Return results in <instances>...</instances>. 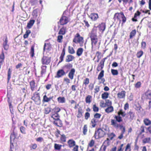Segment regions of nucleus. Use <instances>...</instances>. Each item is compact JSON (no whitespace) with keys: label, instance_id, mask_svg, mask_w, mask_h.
I'll return each mask as SVG.
<instances>
[{"label":"nucleus","instance_id":"nucleus-1","mask_svg":"<svg viewBox=\"0 0 151 151\" xmlns=\"http://www.w3.org/2000/svg\"><path fill=\"white\" fill-rule=\"evenodd\" d=\"M117 114V115H115L114 117L115 119H112L111 120L110 125L116 129H118L119 128L120 129H122L120 135L118 137V139H121L123 137V134L125 132V128L122 125L118 123H120L123 121L122 118L120 116L124 117H126L127 114L123 109H121L118 112Z\"/></svg>","mask_w":151,"mask_h":151},{"label":"nucleus","instance_id":"nucleus-2","mask_svg":"<svg viewBox=\"0 0 151 151\" xmlns=\"http://www.w3.org/2000/svg\"><path fill=\"white\" fill-rule=\"evenodd\" d=\"M16 127H14L13 132L11 134L10 136V148L9 151H16L17 150V146H15L14 147L13 145V143L12 142V139L14 141V139L17 138V132L15 131V129Z\"/></svg>","mask_w":151,"mask_h":151},{"label":"nucleus","instance_id":"nucleus-3","mask_svg":"<svg viewBox=\"0 0 151 151\" xmlns=\"http://www.w3.org/2000/svg\"><path fill=\"white\" fill-rule=\"evenodd\" d=\"M121 18L122 19V24H123L126 22L127 20V18L124 15L123 12H121L120 13H116L115 14L114 16V18L115 19H117V20H119L120 23L122 21L121 19Z\"/></svg>","mask_w":151,"mask_h":151},{"label":"nucleus","instance_id":"nucleus-4","mask_svg":"<svg viewBox=\"0 0 151 151\" xmlns=\"http://www.w3.org/2000/svg\"><path fill=\"white\" fill-rule=\"evenodd\" d=\"M31 99L37 105L40 104V99L39 93L37 91L33 93Z\"/></svg>","mask_w":151,"mask_h":151},{"label":"nucleus","instance_id":"nucleus-5","mask_svg":"<svg viewBox=\"0 0 151 151\" xmlns=\"http://www.w3.org/2000/svg\"><path fill=\"white\" fill-rule=\"evenodd\" d=\"M105 134V132L100 128L95 131L94 136L96 139H98L103 137Z\"/></svg>","mask_w":151,"mask_h":151},{"label":"nucleus","instance_id":"nucleus-6","mask_svg":"<svg viewBox=\"0 0 151 151\" xmlns=\"http://www.w3.org/2000/svg\"><path fill=\"white\" fill-rule=\"evenodd\" d=\"M110 140L107 138L103 142L102 145L100 147L99 151H106L107 147L110 145Z\"/></svg>","mask_w":151,"mask_h":151},{"label":"nucleus","instance_id":"nucleus-7","mask_svg":"<svg viewBox=\"0 0 151 151\" xmlns=\"http://www.w3.org/2000/svg\"><path fill=\"white\" fill-rule=\"evenodd\" d=\"M145 98L150 101L149 102L148 106L150 109L151 107V90L148 89L145 93Z\"/></svg>","mask_w":151,"mask_h":151},{"label":"nucleus","instance_id":"nucleus-8","mask_svg":"<svg viewBox=\"0 0 151 151\" xmlns=\"http://www.w3.org/2000/svg\"><path fill=\"white\" fill-rule=\"evenodd\" d=\"M68 70H67L66 72L63 69H59L57 72L56 74L55 77L56 78H59L63 76H65L66 74L68 72Z\"/></svg>","mask_w":151,"mask_h":151},{"label":"nucleus","instance_id":"nucleus-9","mask_svg":"<svg viewBox=\"0 0 151 151\" xmlns=\"http://www.w3.org/2000/svg\"><path fill=\"white\" fill-rule=\"evenodd\" d=\"M69 22V19L67 17L62 16L58 23V24L60 23L61 25H63L66 24Z\"/></svg>","mask_w":151,"mask_h":151},{"label":"nucleus","instance_id":"nucleus-10","mask_svg":"<svg viewBox=\"0 0 151 151\" xmlns=\"http://www.w3.org/2000/svg\"><path fill=\"white\" fill-rule=\"evenodd\" d=\"M135 117V113L131 110L127 114L125 118L127 120H129L130 122L132 121Z\"/></svg>","mask_w":151,"mask_h":151},{"label":"nucleus","instance_id":"nucleus-11","mask_svg":"<svg viewBox=\"0 0 151 151\" xmlns=\"http://www.w3.org/2000/svg\"><path fill=\"white\" fill-rule=\"evenodd\" d=\"M110 56V55L106 57L103 58L100 61L97 68V70L98 72L99 71L103 68L105 60L107 59L108 57H109Z\"/></svg>","mask_w":151,"mask_h":151},{"label":"nucleus","instance_id":"nucleus-12","mask_svg":"<svg viewBox=\"0 0 151 151\" xmlns=\"http://www.w3.org/2000/svg\"><path fill=\"white\" fill-rule=\"evenodd\" d=\"M51 61V57L47 56H43L41 59L42 63L43 65H48L50 63Z\"/></svg>","mask_w":151,"mask_h":151},{"label":"nucleus","instance_id":"nucleus-13","mask_svg":"<svg viewBox=\"0 0 151 151\" xmlns=\"http://www.w3.org/2000/svg\"><path fill=\"white\" fill-rule=\"evenodd\" d=\"M66 32V27H63L60 28L58 32L59 35L57 38H63V35H64Z\"/></svg>","mask_w":151,"mask_h":151},{"label":"nucleus","instance_id":"nucleus-14","mask_svg":"<svg viewBox=\"0 0 151 151\" xmlns=\"http://www.w3.org/2000/svg\"><path fill=\"white\" fill-rule=\"evenodd\" d=\"M88 17L92 21H96L99 18L98 14L96 13H91Z\"/></svg>","mask_w":151,"mask_h":151},{"label":"nucleus","instance_id":"nucleus-15","mask_svg":"<svg viewBox=\"0 0 151 151\" xmlns=\"http://www.w3.org/2000/svg\"><path fill=\"white\" fill-rule=\"evenodd\" d=\"M29 85L30 89L32 91H34L37 86L34 80H32L29 82Z\"/></svg>","mask_w":151,"mask_h":151},{"label":"nucleus","instance_id":"nucleus-16","mask_svg":"<svg viewBox=\"0 0 151 151\" xmlns=\"http://www.w3.org/2000/svg\"><path fill=\"white\" fill-rule=\"evenodd\" d=\"M96 27H98L99 30L103 32L104 31L106 28V23L105 22H102L99 24Z\"/></svg>","mask_w":151,"mask_h":151},{"label":"nucleus","instance_id":"nucleus-17","mask_svg":"<svg viewBox=\"0 0 151 151\" xmlns=\"http://www.w3.org/2000/svg\"><path fill=\"white\" fill-rule=\"evenodd\" d=\"M65 47L64 46L59 58V61L58 63V65L60 63L63 62L64 60V56L65 54Z\"/></svg>","mask_w":151,"mask_h":151},{"label":"nucleus","instance_id":"nucleus-18","mask_svg":"<svg viewBox=\"0 0 151 151\" xmlns=\"http://www.w3.org/2000/svg\"><path fill=\"white\" fill-rule=\"evenodd\" d=\"M126 91L122 89V90L117 94V98L119 99H124L125 96Z\"/></svg>","mask_w":151,"mask_h":151},{"label":"nucleus","instance_id":"nucleus-19","mask_svg":"<svg viewBox=\"0 0 151 151\" xmlns=\"http://www.w3.org/2000/svg\"><path fill=\"white\" fill-rule=\"evenodd\" d=\"M104 75V71L103 70H101L100 73L97 79L98 80H101V82L104 83L105 82V80L104 78H102Z\"/></svg>","mask_w":151,"mask_h":151},{"label":"nucleus","instance_id":"nucleus-20","mask_svg":"<svg viewBox=\"0 0 151 151\" xmlns=\"http://www.w3.org/2000/svg\"><path fill=\"white\" fill-rule=\"evenodd\" d=\"M53 96H50L48 97L46 95H45L43 96L42 101L43 102H49L51 100H53Z\"/></svg>","mask_w":151,"mask_h":151},{"label":"nucleus","instance_id":"nucleus-21","mask_svg":"<svg viewBox=\"0 0 151 151\" xmlns=\"http://www.w3.org/2000/svg\"><path fill=\"white\" fill-rule=\"evenodd\" d=\"M83 110L81 107H80L78 109L77 113L76 116L77 118H80L82 117L83 116Z\"/></svg>","mask_w":151,"mask_h":151},{"label":"nucleus","instance_id":"nucleus-22","mask_svg":"<svg viewBox=\"0 0 151 151\" xmlns=\"http://www.w3.org/2000/svg\"><path fill=\"white\" fill-rule=\"evenodd\" d=\"M97 29L93 28L90 33L89 36L90 38H96L97 37Z\"/></svg>","mask_w":151,"mask_h":151},{"label":"nucleus","instance_id":"nucleus-23","mask_svg":"<svg viewBox=\"0 0 151 151\" xmlns=\"http://www.w3.org/2000/svg\"><path fill=\"white\" fill-rule=\"evenodd\" d=\"M51 48V45L50 43H45L43 47V52H44L46 51L49 52Z\"/></svg>","mask_w":151,"mask_h":151},{"label":"nucleus","instance_id":"nucleus-24","mask_svg":"<svg viewBox=\"0 0 151 151\" xmlns=\"http://www.w3.org/2000/svg\"><path fill=\"white\" fill-rule=\"evenodd\" d=\"M99 121L94 118L92 119L91 121V124L93 128L95 127L98 123H99Z\"/></svg>","mask_w":151,"mask_h":151},{"label":"nucleus","instance_id":"nucleus-25","mask_svg":"<svg viewBox=\"0 0 151 151\" xmlns=\"http://www.w3.org/2000/svg\"><path fill=\"white\" fill-rule=\"evenodd\" d=\"M83 38H74L73 41L76 43H79L80 46L83 45L84 43Z\"/></svg>","mask_w":151,"mask_h":151},{"label":"nucleus","instance_id":"nucleus-26","mask_svg":"<svg viewBox=\"0 0 151 151\" xmlns=\"http://www.w3.org/2000/svg\"><path fill=\"white\" fill-rule=\"evenodd\" d=\"M4 59L5 55L3 50H2L0 55V68H1V65L4 62Z\"/></svg>","mask_w":151,"mask_h":151},{"label":"nucleus","instance_id":"nucleus-27","mask_svg":"<svg viewBox=\"0 0 151 151\" xmlns=\"http://www.w3.org/2000/svg\"><path fill=\"white\" fill-rule=\"evenodd\" d=\"M68 146L70 148L73 147L76 145L75 141L73 139L68 140L67 142Z\"/></svg>","mask_w":151,"mask_h":151},{"label":"nucleus","instance_id":"nucleus-28","mask_svg":"<svg viewBox=\"0 0 151 151\" xmlns=\"http://www.w3.org/2000/svg\"><path fill=\"white\" fill-rule=\"evenodd\" d=\"M75 72V69L72 68L70 70L68 74V76L69 78L71 80H72L73 78Z\"/></svg>","mask_w":151,"mask_h":151},{"label":"nucleus","instance_id":"nucleus-29","mask_svg":"<svg viewBox=\"0 0 151 151\" xmlns=\"http://www.w3.org/2000/svg\"><path fill=\"white\" fill-rule=\"evenodd\" d=\"M74 58L75 57L73 55H68L65 59V62L68 63L70 62L73 61Z\"/></svg>","mask_w":151,"mask_h":151},{"label":"nucleus","instance_id":"nucleus-30","mask_svg":"<svg viewBox=\"0 0 151 151\" xmlns=\"http://www.w3.org/2000/svg\"><path fill=\"white\" fill-rule=\"evenodd\" d=\"M114 111L113 107L111 106H108V107L105 109V112L108 114L112 113Z\"/></svg>","mask_w":151,"mask_h":151},{"label":"nucleus","instance_id":"nucleus-31","mask_svg":"<svg viewBox=\"0 0 151 151\" xmlns=\"http://www.w3.org/2000/svg\"><path fill=\"white\" fill-rule=\"evenodd\" d=\"M50 116L55 120H58L60 119V117L58 114L51 113Z\"/></svg>","mask_w":151,"mask_h":151},{"label":"nucleus","instance_id":"nucleus-32","mask_svg":"<svg viewBox=\"0 0 151 151\" xmlns=\"http://www.w3.org/2000/svg\"><path fill=\"white\" fill-rule=\"evenodd\" d=\"M3 45L5 50H7L9 49V45L7 38H5V40L3 42Z\"/></svg>","mask_w":151,"mask_h":151},{"label":"nucleus","instance_id":"nucleus-33","mask_svg":"<svg viewBox=\"0 0 151 151\" xmlns=\"http://www.w3.org/2000/svg\"><path fill=\"white\" fill-rule=\"evenodd\" d=\"M47 67V66L45 65H42L41 66V76H42L43 74L46 73Z\"/></svg>","mask_w":151,"mask_h":151},{"label":"nucleus","instance_id":"nucleus-34","mask_svg":"<svg viewBox=\"0 0 151 151\" xmlns=\"http://www.w3.org/2000/svg\"><path fill=\"white\" fill-rule=\"evenodd\" d=\"M53 124L56 126L59 127H62L63 124L62 122L60 119H59L58 120H56L54 121Z\"/></svg>","mask_w":151,"mask_h":151},{"label":"nucleus","instance_id":"nucleus-35","mask_svg":"<svg viewBox=\"0 0 151 151\" xmlns=\"http://www.w3.org/2000/svg\"><path fill=\"white\" fill-rule=\"evenodd\" d=\"M61 110L58 107L55 106L54 108L52 109V112L51 113H57L59 112Z\"/></svg>","mask_w":151,"mask_h":151},{"label":"nucleus","instance_id":"nucleus-36","mask_svg":"<svg viewBox=\"0 0 151 151\" xmlns=\"http://www.w3.org/2000/svg\"><path fill=\"white\" fill-rule=\"evenodd\" d=\"M88 130V126L87 124H84L82 129V132L84 135H86Z\"/></svg>","mask_w":151,"mask_h":151},{"label":"nucleus","instance_id":"nucleus-37","mask_svg":"<svg viewBox=\"0 0 151 151\" xmlns=\"http://www.w3.org/2000/svg\"><path fill=\"white\" fill-rule=\"evenodd\" d=\"M146 127L143 125H142L140 126L139 132L138 134V136L141 135L142 133L145 132V128L146 129Z\"/></svg>","mask_w":151,"mask_h":151},{"label":"nucleus","instance_id":"nucleus-38","mask_svg":"<svg viewBox=\"0 0 151 151\" xmlns=\"http://www.w3.org/2000/svg\"><path fill=\"white\" fill-rule=\"evenodd\" d=\"M143 122L146 126H149L151 124V121L148 118L144 119Z\"/></svg>","mask_w":151,"mask_h":151},{"label":"nucleus","instance_id":"nucleus-39","mask_svg":"<svg viewBox=\"0 0 151 151\" xmlns=\"http://www.w3.org/2000/svg\"><path fill=\"white\" fill-rule=\"evenodd\" d=\"M57 100L59 103H64L65 101V99L64 97H59L57 98Z\"/></svg>","mask_w":151,"mask_h":151},{"label":"nucleus","instance_id":"nucleus-40","mask_svg":"<svg viewBox=\"0 0 151 151\" xmlns=\"http://www.w3.org/2000/svg\"><path fill=\"white\" fill-rule=\"evenodd\" d=\"M34 47V45H32L31 47V48L29 52V54L30 55V56L32 58H33L34 56L35 55Z\"/></svg>","mask_w":151,"mask_h":151},{"label":"nucleus","instance_id":"nucleus-41","mask_svg":"<svg viewBox=\"0 0 151 151\" xmlns=\"http://www.w3.org/2000/svg\"><path fill=\"white\" fill-rule=\"evenodd\" d=\"M151 138L150 137H146L144 138L142 140V142L143 144L149 143L150 142Z\"/></svg>","mask_w":151,"mask_h":151},{"label":"nucleus","instance_id":"nucleus-42","mask_svg":"<svg viewBox=\"0 0 151 151\" xmlns=\"http://www.w3.org/2000/svg\"><path fill=\"white\" fill-rule=\"evenodd\" d=\"M62 145L55 143L54 145V149L55 150H57L58 151H60L61 149Z\"/></svg>","mask_w":151,"mask_h":151},{"label":"nucleus","instance_id":"nucleus-43","mask_svg":"<svg viewBox=\"0 0 151 151\" xmlns=\"http://www.w3.org/2000/svg\"><path fill=\"white\" fill-rule=\"evenodd\" d=\"M35 22L34 20H30L27 23V27L29 28H30L33 26Z\"/></svg>","mask_w":151,"mask_h":151},{"label":"nucleus","instance_id":"nucleus-44","mask_svg":"<svg viewBox=\"0 0 151 151\" xmlns=\"http://www.w3.org/2000/svg\"><path fill=\"white\" fill-rule=\"evenodd\" d=\"M83 49L82 48H78L76 52V54L78 56H80L83 52Z\"/></svg>","mask_w":151,"mask_h":151},{"label":"nucleus","instance_id":"nucleus-45","mask_svg":"<svg viewBox=\"0 0 151 151\" xmlns=\"http://www.w3.org/2000/svg\"><path fill=\"white\" fill-rule=\"evenodd\" d=\"M92 96L90 95H88L86 98L85 101L86 103L90 104L91 102Z\"/></svg>","mask_w":151,"mask_h":151},{"label":"nucleus","instance_id":"nucleus-46","mask_svg":"<svg viewBox=\"0 0 151 151\" xmlns=\"http://www.w3.org/2000/svg\"><path fill=\"white\" fill-rule=\"evenodd\" d=\"M51 112H52V108L50 107H47L45 108L44 109V113L45 114H49Z\"/></svg>","mask_w":151,"mask_h":151},{"label":"nucleus","instance_id":"nucleus-47","mask_svg":"<svg viewBox=\"0 0 151 151\" xmlns=\"http://www.w3.org/2000/svg\"><path fill=\"white\" fill-rule=\"evenodd\" d=\"M66 136L64 134L61 135L60 140L61 142L64 143L66 142Z\"/></svg>","mask_w":151,"mask_h":151},{"label":"nucleus","instance_id":"nucleus-48","mask_svg":"<svg viewBox=\"0 0 151 151\" xmlns=\"http://www.w3.org/2000/svg\"><path fill=\"white\" fill-rule=\"evenodd\" d=\"M68 52L70 54H73L75 53V51L73 47L70 46L68 47Z\"/></svg>","mask_w":151,"mask_h":151},{"label":"nucleus","instance_id":"nucleus-49","mask_svg":"<svg viewBox=\"0 0 151 151\" xmlns=\"http://www.w3.org/2000/svg\"><path fill=\"white\" fill-rule=\"evenodd\" d=\"M20 130L22 133L24 134H25L26 133V129L24 126H21L20 127Z\"/></svg>","mask_w":151,"mask_h":151},{"label":"nucleus","instance_id":"nucleus-50","mask_svg":"<svg viewBox=\"0 0 151 151\" xmlns=\"http://www.w3.org/2000/svg\"><path fill=\"white\" fill-rule=\"evenodd\" d=\"M109 93L107 92H105L101 95V98L103 99H106L108 97Z\"/></svg>","mask_w":151,"mask_h":151},{"label":"nucleus","instance_id":"nucleus-51","mask_svg":"<svg viewBox=\"0 0 151 151\" xmlns=\"http://www.w3.org/2000/svg\"><path fill=\"white\" fill-rule=\"evenodd\" d=\"M31 150H36L37 147V144L35 143L32 144L29 146Z\"/></svg>","mask_w":151,"mask_h":151},{"label":"nucleus","instance_id":"nucleus-52","mask_svg":"<svg viewBox=\"0 0 151 151\" xmlns=\"http://www.w3.org/2000/svg\"><path fill=\"white\" fill-rule=\"evenodd\" d=\"M101 115L99 113H96L93 115V118L99 120L101 118Z\"/></svg>","mask_w":151,"mask_h":151},{"label":"nucleus","instance_id":"nucleus-53","mask_svg":"<svg viewBox=\"0 0 151 151\" xmlns=\"http://www.w3.org/2000/svg\"><path fill=\"white\" fill-rule=\"evenodd\" d=\"M131 144L128 143L125 147L124 151H131Z\"/></svg>","mask_w":151,"mask_h":151},{"label":"nucleus","instance_id":"nucleus-54","mask_svg":"<svg viewBox=\"0 0 151 151\" xmlns=\"http://www.w3.org/2000/svg\"><path fill=\"white\" fill-rule=\"evenodd\" d=\"M93 109L94 112H97L99 110V108L97 106L96 104H93Z\"/></svg>","mask_w":151,"mask_h":151},{"label":"nucleus","instance_id":"nucleus-55","mask_svg":"<svg viewBox=\"0 0 151 151\" xmlns=\"http://www.w3.org/2000/svg\"><path fill=\"white\" fill-rule=\"evenodd\" d=\"M136 33V29H134L132 30L130 33L129 37L130 38H132L135 36Z\"/></svg>","mask_w":151,"mask_h":151},{"label":"nucleus","instance_id":"nucleus-56","mask_svg":"<svg viewBox=\"0 0 151 151\" xmlns=\"http://www.w3.org/2000/svg\"><path fill=\"white\" fill-rule=\"evenodd\" d=\"M143 52L142 50L138 51L136 54L137 57L138 58H140L143 54Z\"/></svg>","mask_w":151,"mask_h":151},{"label":"nucleus","instance_id":"nucleus-57","mask_svg":"<svg viewBox=\"0 0 151 151\" xmlns=\"http://www.w3.org/2000/svg\"><path fill=\"white\" fill-rule=\"evenodd\" d=\"M89 83V79L88 78H86L84 80L83 84L86 87L87 85Z\"/></svg>","mask_w":151,"mask_h":151},{"label":"nucleus","instance_id":"nucleus-58","mask_svg":"<svg viewBox=\"0 0 151 151\" xmlns=\"http://www.w3.org/2000/svg\"><path fill=\"white\" fill-rule=\"evenodd\" d=\"M91 41L92 46L95 45L98 42V38H91Z\"/></svg>","mask_w":151,"mask_h":151},{"label":"nucleus","instance_id":"nucleus-59","mask_svg":"<svg viewBox=\"0 0 151 151\" xmlns=\"http://www.w3.org/2000/svg\"><path fill=\"white\" fill-rule=\"evenodd\" d=\"M107 135L108 136L109 138V139L110 140H112L114 137L116 136L115 134L113 133H111L110 134H108Z\"/></svg>","mask_w":151,"mask_h":151},{"label":"nucleus","instance_id":"nucleus-60","mask_svg":"<svg viewBox=\"0 0 151 151\" xmlns=\"http://www.w3.org/2000/svg\"><path fill=\"white\" fill-rule=\"evenodd\" d=\"M111 72L112 75L114 76L117 75L118 74V72L117 70L111 69Z\"/></svg>","mask_w":151,"mask_h":151},{"label":"nucleus","instance_id":"nucleus-61","mask_svg":"<svg viewBox=\"0 0 151 151\" xmlns=\"http://www.w3.org/2000/svg\"><path fill=\"white\" fill-rule=\"evenodd\" d=\"M90 114L88 112H86L84 114V119L86 120H87L90 117Z\"/></svg>","mask_w":151,"mask_h":151},{"label":"nucleus","instance_id":"nucleus-62","mask_svg":"<svg viewBox=\"0 0 151 151\" xmlns=\"http://www.w3.org/2000/svg\"><path fill=\"white\" fill-rule=\"evenodd\" d=\"M12 74V70L10 68H9L8 72V81H9L11 78V75Z\"/></svg>","mask_w":151,"mask_h":151},{"label":"nucleus","instance_id":"nucleus-63","mask_svg":"<svg viewBox=\"0 0 151 151\" xmlns=\"http://www.w3.org/2000/svg\"><path fill=\"white\" fill-rule=\"evenodd\" d=\"M105 104L107 106H111L112 105V102L110 100L107 99L106 100Z\"/></svg>","mask_w":151,"mask_h":151},{"label":"nucleus","instance_id":"nucleus-64","mask_svg":"<svg viewBox=\"0 0 151 151\" xmlns=\"http://www.w3.org/2000/svg\"><path fill=\"white\" fill-rule=\"evenodd\" d=\"M31 31L30 30H28L26 31L25 34L24 35V38H27L29 35L30 34Z\"/></svg>","mask_w":151,"mask_h":151}]
</instances>
